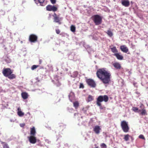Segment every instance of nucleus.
Listing matches in <instances>:
<instances>
[{"label": "nucleus", "instance_id": "obj_33", "mask_svg": "<svg viewBox=\"0 0 148 148\" xmlns=\"http://www.w3.org/2000/svg\"><path fill=\"white\" fill-rule=\"evenodd\" d=\"M101 148H106L107 146L104 143H102L101 145Z\"/></svg>", "mask_w": 148, "mask_h": 148}, {"label": "nucleus", "instance_id": "obj_27", "mask_svg": "<svg viewBox=\"0 0 148 148\" xmlns=\"http://www.w3.org/2000/svg\"><path fill=\"white\" fill-rule=\"evenodd\" d=\"M93 99L92 96L90 95H89L88 97V101L90 102L92 101Z\"/></svg>", "mask_w": 148, "mask_h": 148}, {"label": "nucleus", "instance_id": "obj_38", "mask_svg": "<svg viewBox=\"0 0 148 148\" xmlns=\"http://www.w3.org/2000/svg\"><path fill=\"white\" fill-rule=\"evenodd\" d=\"M56 33L57 34H58L60 33V30L58 29H56Z\"/></svg>", "mask_w": 148, "mask_h": 148}, {"label": "nucleus", "instance_id": "obj_14", "mask_svg": "<svg viewBox=\"0 0 148 148\" xmlns=\"http://www.w3.org/2000/svg\"><path fill=\"white\" fill-rule=\"evenodd\" d=\"M69 99L70 101L72 102V101L75 99V95L73 92H71L69 95Z\"/></svg>", "mask_w": 148, "mask_h": 148}, {"label": "nucleus", "instance_id": "obj_40", "mask_svg": "<svg viewBox=\"0 0 148 148\" xmlns=\"http://www.w3.org/2000/svg\"><path fill=\"white\" fill-rule=\"evenodd\" d=\"M42 60H41L40 59L39 60V64H41L42 62Z\"/></svg>", "mask_w": 148, "mask_h": 148}, {"label": "nucleus", "instance_id": "obj_22", "mask_svg": "<svg viewBox=\"0 0 148 148\" xmlns=\"http://www.w3.org/2000/svg\"><path fill=\"white\" fill-rule=\"evenodd\" d=\"M45 0H38L37 1L38 3H40V5L41 6H44V3Z\"/></svg>", "mask_w": 148, "mask_h": 148}, {"label": "nucleus", "instance_id": "obj_26", "mask_svg": "<svg viewBox=\"0 0 148 148\" xmlns=\"http://www.w3.org/2000/svg\"><path fill=\"white\" fill-rule=\"evenodd\" d=\"M106 33L108 34V35L110 37H111L113 35L112 33L110 30H108Z\"/></svg>", "mask_w": 148, "mask_h": 148}, {"label": "nucleus", "instance_id": "obj_18", "mask_svg": "<svg viewBox=\"0 0 148 148\" xmlns=\"http://www.w3.org/2000/svg\"><path fill=\"white\" fill-rule=\"evenodd\" d=\"M36 134L35 127H33L30 128V134L31 136H34Z\"/></svg>", "mask_w": 148, "mask_h": 148}, {"label": "nucleus", "instance_id": "obj_5", "mask_svg": "<svg viewBox=\"0 0 148 148\" xmlns=\"http://www.w3.org/2000/svg\"><path fill=\"white\" fill-rule=\"evenodd\" d=\"M93 20L96 25L101 24L102 22V18L98 15H95L92 16Z\"/></svg>", "mask_w": 148, "mask_h": 148}, {"label": "nucleus", "instance_id": "obj_39", "mask_svg": "<svg viewBox=\"0 0 148 148\" xmlns=\"http://www.w3.org/2000/svg\"><path fill=\"white\" fill-rule=\"evenodd\" d=\"M98 106H99L100 109H103L102 106H101V103H100V105L99 106L98 104H97Z\"/></svg>", "mask_w": 148, "mask_h": 148}, {"label": "nucleus", "instance_id": "obj_24", "mask_svg": "<svg viewBox=\"0 0 148 148\" xmlns=\"http://www.w3.org/2000/svg\"><path fill=\"white\" fill-rule=\"evenodd\" d=\"M78 74L77 72L75 71L71 75V76L72 77H75L77 76Z\"/></svg>", "mask_w": 148, "mask_h": 148}, {"label": "nucleus", "instance_id": "obj_43", "mask_svg": "<svg viewBox=\"0 0 148 148\" xmlns=\"http://www.w3.org/2000/svg\"><path fill=\"white\" fill-rule=\"evenodd\" d=\"M25 125V124H24L23 125V126H24Z\"/></svg>", "mask_w": 148, "mask_h": 148}, {"label": "nucleus", "instance_id": "obj_29", "mask_svg": "<svg viewBox=\"0 0 148 148\" xmlns=\"http://www.w3.org/2000/svg\"><path fill=\"white\" fill-rule=\"evenodd\" d=\"M130 136L128 134H127L125 136L124 139L126 141H127L129 140Z\"/></svg>", "mask_w": 148, "mask_h": 148}, {"label": "nucleus", "instance_id": "obj_8", "mask_svg": "<svg viewBox=\"0 0 148 148\" xmlns=\"http://www.w3.org/2000/svg\"><path fill=\"white\" fill-rule=\"evenodd\" d=\"M86 82L88 85L91 87L94 88L96 86V84L93 80L92 79H88L86 80Z\"/></svg>", "mask_w": 148, "mask_h": 148}, {"label": "nucleus", "instance_id": "obj_15", "mask_svg": "<svg viewBox=\"0 0 148 148\" xmlns=\"http://www.w3.org/2000/svg\"><path fill=\"white\" fill-rule=\"evenodd\" d=\"M120 49L122 51L125 53H127L128 51V49L125 45L121 46Z\"/></svg>", "mask_w": 148, "mask_h": 148}, {"label": "nucleus", "instance_id": "obj_31", "mask_svg": "<svg viewBox=\"0 0 148 148\" xmlns=\"http://www.w3.org/2000/svg\"><path fill=\"white\" fill-rule=\"evenodd\" d=\"M89 108V106H87L85 108H83L82 110L84 112H86L87 111V110H88Z\"/></svg>", "mask_w": 148, "mask_h": 148}, {"label": "nucleus", "instance_id": "obj_21", "mask_svg": "<svg viewBox=\"0 0 148 148\" xmlns=\"http://www.w3.org/2000/svg\"><path fill=\"white\" fill-rule=\"evenodd\" d=\"M73 105L75 108L77 109L79 106V103L77 101H76L73 102Z\"/></svg>", "mask_w": 148, "mask_h": 148}, {"label": "nucleus", "instance_id": "obj_16", "mask_svg": "<svg viewBox=\"0 0 148 148\" xmlns=\"http://www.w3.org/2000/svg\"><path fill=\"white\" fill-rule=\"evenodd\" d=\"M112 65L116 69H120L121 68V65L119 62H114L113 64Z\"/></svg>", "mask_w": 148, "mask_h": 148}, {"label": "nucleus", "instance_id": "obj_36", "mask_svg": "<svg viewBox=\"0 0 148 148\" xmlns=\"http://www.w3.org/2000/svg\"><path fill=\"white\" fill-rule=\"evenodd\" d=\"M84 88V86L81 83L79 86V88Z\"/></svg>", "mask_w": 148, "mask_h": 148}, {"label": "nucleus", "instance_id": "obj_25", "mask_svg": "<svg viewBox=\"0 0 148 148\" xmlns=\"http://www.w3.org/2000/svg\"><path fill=\"white\" fill-rule=\"evenodd\" d=\"M70 28H71V30L72 32H75V27L74 25H71Z\"/></svg>", "mask_w": 148, "mask_h": 148}, {"label": "nucleus", "instance_id": "obj_12", "mask_svg": "<svg viewBox=\"0 0 148 148\" xmlns=\"http://www.w3.org/2000/svg\"><path fill=\"white\" fill-rule=\"evenodd\" d=\"M101 130V128L100 126L98 125L95 126L93 128V131L97 134H98L99 133L100 130Z\"/></svg>", "mask_w": 148, "mask_h": 148}, {"label": "nucleus", "instance_id": "obj_45", "mask_svg": "<svg viewBox=\"0 0 148 148\" xmlns=\"http://www.w3.org/2000/svg\"><path fill=\"white\" fill-rule=\"evenodd\" d=\"M95 148H98V147H96Z\"/></svg>", "mask_w": 148, "mask_h": 148}, {"label": "nucleus", "instance_id": "obj_23", "mask_svg": "<svg viewBox=\"0 0 148 148\" xmlns=\"http://www.w3.org/2000/svg\"><path fill=\"white\" fill-rule=\"evenodd\" d=\"M111 50L113 53H116L118 52V51L116 49L115 47H114L112 48H111Z\"/></svg>", "mask_w": 148, "mask_h": 148}, {"label": "nucleus", "instance_id": "obj_9", "mask_svg": "<svg viewBox=\"0 0 148 148\" xmlns=\"http://www.w3.org/2000/svg\"><path fill=\"white\" fill-rule=\"evenodd\" d=\"M46 10L48 11L55 12L57 10V8L54 5H48L46 7Z\"/></svg>", "mask_w": 148, "mask_h": 148}, {"label": "nucleus", "instance_id": "obj_34", "mask_svg": "<svg viewBox=\"0 0 148 148\" xmlns=\"http://www.w3.org/2000/svg\"><path fill=\"white\" fill-rule=\"evenodd\" d=\"M139 137L140 138L142 139L143 140L145 139V138L144 137V136L143 135H142V134L140 135L139 136Z\"/></svg>", "mask_w": 148, "mask_h": 148}, {"label": "nucleus", "instance_id": "obj_6", "mask_svg": "<svg viewBox=\"0 0 148 148\" xmlns=\"http://www.w3.org/2000/svg\"><path fill=\"white\" fill-rule=\"evenodd\" d=\"M53 21L56 23H58L59 24H61V21L62 20V18L60 17L59 16L57 15L56 13H54L53 15Z\"/></svg>", "mask_w": 148, "mask_h": 148}, {"label": "nucleus", "instance_id": "obj_41", "mask_svg": "<svg viewBox=\"0 0 148 148\" xmlns=\"http://www.w3.org/2000/svg\"><path fill=\"white\" fill-rule=\"evenodd\" d=\"M36 4H38V1L37 0H34Z\"/></svg>", "mask_w": 148, "mask_h": 148}, {"label": "nucleus", "instance_id": "obj_1", "mask_svg": "<svg viewBox=\"0 0 148 148\" xmlns=\"http://www.w3.org/2000/svg\"><path fill=\"white\" fill-rule=\"evenodd\" d=\"M96 74L97 77L103 83L106 84L109 83L110 81L111 74L110 72L106 71L105 69H99Z\"/></svg>", "mask_w": 148, "mask_h": 148}, {"label": "nucleus", "instance_id": "obj_42", "mask_svg": "<svg viewBox=\"0 0 148 148\" xmlns=\"http://www.w3.org/2000/svg\"><path fill=\"white\" fill-rule=\"evenodd\" d=\"M76 114H74V115H75V116Z\"/></svg>", "mask_w": 148, "mask_h": 148}, {"label": "nucleus", "instance_id": "obj_28", "mask_svg": "<svg viewBox=\"0 0 148 148\" xmlns=\"http://www.w3.org/2000/svg\"><path fill=\"white\" fill-rule=\"evenodd\" d=\"M132 110L135 112H138L139 110L138 108L136 107H133L132 108Z\"/></svg>", "mask_w": 148, "mask_h": 148}, {"label": "nucleus", "instance_id": "obj_2", "mask_svg": "<svg viewBox=\"0 0 148 148\" xmlns=\"http://www.w3.org/2000/svg\"><path fill=\"white\" fill-rule=\"evenodd\" d=\"M2 73L4 76L8 77L10 79H13L16 77V75L14 74H12L13 71L10 68L3 69Z\"/></svg>", "mask_w": 148, "mask_h": 148}, {"label": "nucleus", "instance_id": "obj_10", "mask_svg": "<svg viewBox=\"0 0 148 148\" xmlns=\"http://www.w3.org/2000/svg\"><path fill=\"white\" fill-rule=\"evenodd\" d=\"M28 138L30 143L34 144L36 142V138L34 136H31L28 137Z\"/></svg>", "mask_w": 148, "mask_h": 148}, {"label": "nucleus", "instance_id": "obj_20", "mask_svg": "<svg viewBox=\"0 0 148 148\" xmlns=\"http://www.w3.org/2000/svg\"><path fill=\"white\" fill-rule=\"evenodd\" d=\"M21 95L24 99H26L28 98L27 94L26 92H22L21 93Z\"/></svg>", "mask_w": 148, "mask_h": 148}, {"label": "nucleus", "instance_id": "obj_44", "mask_svg": "<svg viewBox=\"0 0 148 148\" xmlns=\"http://www.w3.org/2000/svg\"><path fill=\"white\" fill-rule=\"evenodd\" d=\"M143 105H141V106H140V107H141V106H143Z\"/></svg>", "mask_w": 148, "mask_h": 148}, {"label": "nucleus", "instance_id": "obj_13", "mask_svg": "<svg viewBox=\"0 0 148 148\" xmlns=\"http://www.w3.org/2000/svg\"><path fill=\"white\" fill-rule=\"evenodd\" d=\"M138 113L140 115H147L146 110L144 108H143L141 110H139L138 111Z\"/></svg>", "mask_w": 148, "mask_h": 148}, {"label": "nucleus", "instance_id": "obj_19", "mask_svg": "<svg viewBox=\"0 0 148 148\" xmlns=\"http://www.w3.org/2000/svg\"><path fill=\"white\" fill-rule=\"evenodd\" d=\"M17 114L18 115L20 116H22L24 115V113L21 111V109L19 108H18V109Z\"/></svg>", "mask_w": 148, "mask_h": 148}, {"label": "nucleus", "instance_id": "obj_17", "mask_svg": "<svg viewBox=\"0 0 148 148\" xmlns=\"http://www.w3.org/2000/svg\"><path fill=\"white\" fill-rule=\"evenodd\" d=\"M120 53H114V55L119 60H122L123 59V56L120 54Z\"/></svg>", "mask_w": 148, "mask_h": 148}, {"label": "nucleus", "instance_id": "obj_32", "mask_svg": "<svg viewBox=\"0 0 148 148\" xmlns=\"http://www.w3.org/2000/svg\"><path fill=\"white\" fill-rule=\"evenodd\" d=\"M55 80H56V82H56V85H57V86H58L60 85V84L59 82V80L57 79V77H55Z\"/></svg>", "mask_w": 148, "mask_h": 148}, {"label": "nucleus", "instance_id": "obj_37", "mask_svg": "<svg viewBox=\"0 0 148 148\" xmlns=\"http://www.w3.org/2000/svg\"><path fill=\"white\" fill-rule=\"evenodd\" d=\"M3 148H9L8 145L6 144H5L3 146Z\"/></svg>", "mask_w": 148, "mask_h": 148}, {"label": "nucleus", "instance_id": "obj_4", "mask_svg": "<svg viewBox=\"0 0 148 148\" xmlns=\"http://www.w3.org/2000/svg\"><path fill=\"white\" fill-rule=\"evenodd\" d=\"M121 125L123 131L125 132L129 131L130 128L128 125V123L125 121H123L121 123Z\"/></svg>", "mask_w": 148, "mask_h": 148}, {"label": "nucleus", "instance_id": "obj_11", "mask_svg": "<svg viewBox=\"0 0 148 148\" xmlns=\"http://www.w3.org/2000/svg\"><path fill=\"white\" fill-rule=\"evenodd\" d=\"M121 3L122 5L125 7H128L130 5V2L128 0H121Z\"/></svg>", "mask_w": 148, "mask_h": 148}, {"label": "nucleus", "instance_id": "obj_35", "mask_svg": "<svg viewBox=\"0 0 148 148\" xmlns=\"http://www.w3.org/2000/svg\"><path fill=\"white\" fill-rule=\"evenodd\" d=\"M50 1L53 4H54L56 3V0H50Z\"/></svg>", "mask_w": 148, "mask_h": 148}, {"label": "nucleus", "instance_id": "obj_30", "mask_svg": "<svg viewBox=\"0 0 148 148\" xmlns=\"http://www.w3.org/2000/svg\"><path fill=\"white\" fill-rule=\"evenodd\" d=\"M39 66L38 65H33L31 67V69L32 70H33L34 69L38 67Z\"/></svg>", "mask_w": 148, "mask_h": 148}, {"label": "nucleus", "instance_id": "obj_7", "mask_svg": "<svg viewBox=\"0 0 148 148\" xmlns=\"http://www.w3.org/2000/svg\"><path fill=\"white\" fill-rule=\"evenodd\" d=\"M37 36L34 34H31L29 36V40L31 42H36L37 41Z\"/></svg>", "mask_w": 148, "mask_h": 148}, {"label": "nucleus", "instance_id": "obj_3", "mask_svg": "<svg viewBox=\"0 0 148 148\" xmlns=\"http://www.w3.org/2000/svg\"><path fill=\"white\" fill-rule=\"evenodd\" d=\"M108 97L107 95H100L97 99V104L100 106L101 102L103 101L106 102H107L108 101Z\"/></svg>", "mask_w": 148, "mask_h": 148}]
</instances>
